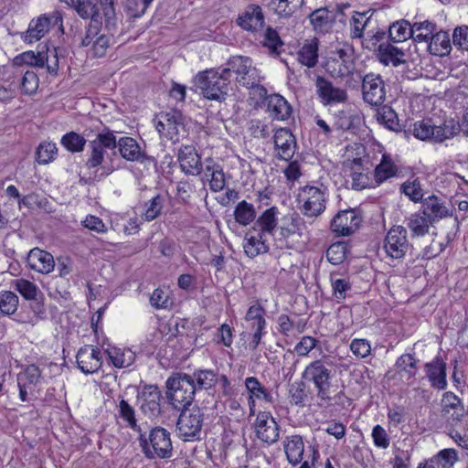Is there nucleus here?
Listing matches in <instances>:
<instances>
[{
	"label": "nucleus",
	"mask_w": 468,
	"mask_h": 468,
	"mask_svg": "<svg viewBox=\"0 0 468 468\" xmlns=\"http://www.w3.org/2000/svg\"><path fill=\"white\" fill-rule=\"evenodd\" d=\"M279 210L276 207L266 209L255 221L254 229H259L261 233L273 234L278 225Z\"/></svg>",
	"instance_id": "nucleus-35"
},
{
	"label": "nucleus",
	"mask_w": 468,
	"mask_h": 468,
	"mask_svg": "<svg viewBox=\"0 0 468 468\" xmlns=\"http://www.w3.org/2000/svg\"><path fill=\"white\" fill-rule=\"evenodd\" d=\"M410 246L408 232L403 226H393L388 231L383 242L384 251L393 260L404 258Z\"/></svg>",
	"instance_id": "nucleus-9"
},
{
	"label": "nucleus",
	"mask_w": 468,
	"mask_h": 468,
	"mask_svg": "<svg viewBox=\"0 0 468 468\" xmlns=\"http://www.w3.org/2000/svg\"><path fill=\"white\" fill-rule=\"evenodd\" d=\"M155 128L161 136L173 142L179 140V133L184 130V122L182 113L178 111L172 110L167 112H162L157 116Z\"/></svg>",
	"instance_id": "nucleus-11"
},
{
	"label": "nucleus",
	"mask_w": 468,
	"mask_h": 468,
	"mask_svg": "<svg viewBox=\"0 0 468 468\" xmlns=\"http://www.w3.org/2000/svg\"><path fill=\"white\" fill-rule=\"evenodd\" d=\"M421 211L433 223L450 217L451 213L444 202L438 197L431 195L422 200Z\"/></svg>",
	"instance_id": "nucleus-25"
},
{
	"label": "nucleus",
	"mask_w": 468,
	"mask_h": 468,
	"mask_svg": "<svg viewBox=\"0 0 468 468\" xmlns=\"http://www.w3.org/2000/svg\"><path fill=\"white\" fill-rule=\"evenodd\" d=\"M441 408V417L452 426L461 423L467 415L461 399L451 391L443 394Z\"/></svg>",
	"instance_id": "nucleus-12"
},
{
	"label": "nucleus",
	"mask_w": 468,
	"mask_h": 468,
	"mask_svg": "<svg viewBox=\"0 0 468 468\" xmlns=\"http://www.w3.org/2000/svg\"><path fill=\"white\" fill-rule=\"evenodd\" d=\"M106 353L113 366L119 368L128 367L135 360V355L131 350H122L112 347L107 349Z\"/></svg>",
	"instance_id": "nucleus-42"
},
{
	"label": "nucleus",
	"mask_w": 468,
	"mask_h": 468,
	"mask_svg": "<svg viewBox=\"0 0 468 468\" xmlns=\"http://www.w3.org/2000/svg\"><path fill=\"white\" fill-rule=\"evenodd\" d=\"M80 46L87 48V52L95 58L103 57L111 44V36L101 28V22H90L84 33L80 36Z\"/></svg>",
	"instance_id": "nucleus-5"
},
{
	"label": "nucleus",
	"mask_w": 468,
	"mask_h": 468,
	"mask_svg": "<svg viewBox=\"0 0 468 468\" xmlns=\"http://www.w3.org/2000/svg\"><path fill=\"white\" fill-rule=\"evenodd\" d=\"M48 60V52L45 51H25L13 59L15 66L27 65L36 68H44L45 62Z\"/></svg>",
	"instance_id": "nucleus-37"
},
{
	"label": "nucleus",
	"mask_w": 468,
	"mask_h": 468,
	"mask_svg": "<svg viewBox=\"0 0 468 468\" xmlns=\"http://www.w3.org/2000/svg\"><path fill=\"white\" fill-rule=\"evenodd\" d=\"M302 219L297 215H287L282 218L280 226V234L283 238H288L300 230Z\"/></svg>",
	"instance_id": "nucleus-57"
},
{
	"label": "nucleus",
	"mask_w": 468,
	"mask_h": 468,
	"mask_svg": "<svg viewBox=\"0 0 468 468\" xmlns=\"http://www.w3.org/2000/svg\"><path fill=\"white\" fill-rule=\"evenodd\" d=\"M435 142L441 143L446 139L452 138L461 132L458 122L453 120L446 121L442 125L435 126Z\"/></svg>",
	"instance_id": "nucleus-53"
},
{
	"label": "nucleus",
	"mask_w": 468,
	"mask_h": 468,
	"mask_svg": "<svg viewBox=\"0 0 468 468\" xmlns=\"http://www.w3.org/2000/svg\"><path fill=\"white\" fill-rule=\"evenodd\" d=\"M267 110L273 119L280 121L288 119L292 113L290 104L279 94H272L268 97Z\"/></svg>",
	"instance_id": "nucleus-32"
},
{
	"label": "nucleus",
	"mask_w": 468,
	"mask_h": 468,
	"mask_svg": "<svg viewBox=\"0 0 468 468\" xmlns=\"http://www.w3.org/2000/svg\"><path fill=\"white\" fill-rule=\"evenodd\" d=\"M428 50L431 55L444 57L452 50L451 38L448 32L440 30L430 37Z\"/></svg>",
	"instance_id": "nucleus-30"
},
{
	"label": "nucleus",
	"mask_w": 468,
	"mask_h": 468,
	"mask_svg": "<svg viewBox=\"0 0 468 468\" xmlns=\"http://www.w3.org/2000/svg\"><path fill=\"white\" fill-rule=\"evenodd\" d=\"M378 55L380 62L385 65L391 63L393 66L397 67L405 62L403 59L405 56L404 51L390 43H381L378 46Z\"/></svg>",
	"instance_id": "nucleus-34"
},
{
	"label": "nucleus",
	"mask_w": 468,
	"mask_h": 468,
	"mask_svg": "<svg viewBox=\"0 0 468 468\" xmlns=\"http://www.w3.org/2000/svg\"><path fill=\"white\" fill-rule=\"evenodd\" d=\"M360 222L355 210H341L332 218L330 229L337 236H349L358 229Z\"/></svg>",
	"instance_id": "nucleus-13"
},
{
	"label": "nucleus",
	"mask_w": 468,
	"mask_h": 468,
	"mask_svg": "<svg viewBox=\"0 0 468 468\" xmlns=\"http://www.w3.org/2000/svg\"><path fill=\"white\" fill-rule=\"evenodd\" d=\"M417 362L414 355L403 354L396 361L395 367L397 368L396 375L407 386H411L414 383L417 375Z\"/></svg>",
	"instance_id": "nucleus-23"
},
{
	"label": "nucleus",
	"mask_w": 468,
	"mask_h": 468,
	"mask_svg": "<svg viewBox=\"0 0 468 468\" xmlns=\"http://www.w3.org/2000/svg\"><path fill=\"white\" fill-rule=\"evenodd\" d=\"M27 262L30 269L43 274L50 273L55 268L53 256L38 248H34L29 251Z\"/></svg>",
	"instance_id": "nucleus-22"
},
{
	"label": "nucleus",
	"mask_w": 468,
	"mask_h": 468,
	"mask_svg": "<svg viewBox=\"0 0 468 468\" xmlns=\"http://www.w3.org/2000/svg\"><path fill=\"white\" fill-rule=\"evenodd\" d=\"M243 249L246 255L250 258H255L260 254H264L269 250V245L263 233L248 232L244 238Z\"/></svg>",
	"instance_id": "nucleus-27"
},
{
	"label": "nucleus",
	"mask_w": 468,
	"mask_h": 468,
	"mask_svg": "<svg viewBox=\"0 0 468 468\" xmlns=\"http://www.w3.org/2000/svg\"><path fill=\"white\" fill-rule=\"evenodd\" d=\"M60 142L68 151L72 153L81 152L86 144V139L75 132L63 135Z\"/></svg>",
	"instance_id": "nucleus-54"
},
{
	"label": "nucleus",
	"mask_w": 468,
	"mask_h": 468,
	"mask_svg": "<svg viewBox=\"0 0 468 468\" xmlns=\"http://www.w3.org/2000/svg\"><path fill=\"white\" fill-rule=\"evenodd\" d=\"M377 112V120L379 123L385 125L392 131H397L399 127V119L396 112L388 105L378 106Z\"/></svg>",
	"instance_id": "nucleus-47"
},
{
	"label": "nucleus",
	"mask_w": 468,
	"mask_h": 468,
	"mask_svg": "<svg viewBox=\"0 0 468 468\" xmlns=\"http://www.w3.org/2000/svg\"><path fill=\"white\" fill-rule=\"evenodd\" d=\"M386 85L379 74H366L362 80V96L366 103L381 106L386 100Z\"/></svg>",
	"instance_id": "nucleus-10"
},
{
	"label": "nucleus",
	"mask_w": 468,
	"mask_h": 468,
	"mask_svg": "<svg viewBox=\"0 0 468 468\" xmlns=\"http://www.w3.org/2000/svg\"><path fill=\"white\" fill-rule=\"evenodd\" d=\"M73 9L83 19H90V22L100 21L98 8L90 0L75 1Z\"/></svg>",
	"instance_id": "nucleus-49"
},
{
	"label": "nucleus",
	"mask_w": 468,
	"mask_h": 468,
	"mask_svg": "<svg viewBox=\"0 0 468 468\" xmlns=\"http://www.w3.org/2000/svg\"><path fill=\"white\" fill-rule=\"evenodd\" d=\"M197 390H209L218 383V374L212 369H197L190 375Z\"/></svg>",
	"instance_id": "nucleus-33"
},
{
	"label": "nucleus",
	"mask_w": 468,
	"mask_h": 468,
	"mask_svg": "<svg viewBox=\"0 0 468 468\" xmlns=\"http://www.w3.org/2000/svg\"><path fill=\"white\" fill-rule=\"evenodd\" d=\"M237 24L247 31H258L264 26L262 9L258 5H250L237 18Z\"/></svg>",
	"instance_id": "nucleus-21"
},
{
	"label": "nucleus",
	"mask_w": 468,
	"mask_h": 468,
	"mask_svg": "<svg viewBox=\"0 0 468 468\" xmlns=\"http://www.w3.org/2000/svg\"><path fill=\"white\" fill-rule=\"evenodd\" d=\"M297 200L301 212L307 218L319 217L326 207L324 191L314 186L299 188Z\"/></svg>",
	"instance_id": "nucleus-6"
},
{
	"label": "nucleus",
	"mask_w": 468,
	"mask_h": 468,
	"mask_svg": "<svg viewBox=\"0 0 468 468\" xmlns=\"http://www.w3.org/2000/svg\"><path fill=\"white\" fill-rule=\"evenodd\" d=\"M370 11L366 12H354L350 19V28L352 38H361L364 36V31L371 22Z\"/></svg>",
	"instance_id": "nucleus-41"
},
{
	"label": "nucleus",
	"mask_w": 468,
	"mask_h": 468,
	"mask_svg": "<svg viewBox=\"0 0 468 468\" xmlns=\"http://www.w3.org/2000/svg\"><path fill=\"white\" fill-rule=\"evenodd\" d=\"M161 398L162 393L156 385H144L138 394L140 410L149 417H157L161 413Z\"/></svg>",
	"instance_id": "nucleus-15"
},
{
	"label": "nucleus",
	"mask_w": 468,
	"mask_h": 468,
	"mask_svg": "<svg viewBox=\"0 0 468 468\" xmlns=\"http://www.w3.org/2000/svg\"><path fill=\"white\" fill-rule=\"evenodd\" d=\"M255 431L258 439L268 444L276 442L280 436V427L269 412H259L255 420Z\"/></svg>",
	"instance_id": "nucleus-14"
},
{
	"label": "nucleus",
	"mask_w": 468,
	"mask_h": 468,
	"mask_svg": "<svg viewBox=\"0 0 468 468\" xmlns=\"http://www.w3.org/2000/svg\"><path fill=\"white\" fill-rule=\"evenodd\" d=\"M52 17L41 15L33 18L28 25L27 30L21 34V39L27 44H33L40 40L51 28Z\"/></svg>",
	"instance_id": "nucleus-20"
},
{
	"label": "nucleus",
	"mask_w": 468,
	"mask_h": 468,
	"mask_svg": "<svg viewBox=\"0 0 468 468\" xmlns=\"http://www.w3.org/2000/svg\"><path fill=\"white\" fill-rule=\"evenodd\" d=\"M164 207V198L160 195L154 197L149 202L145 203L144 219L152 221L160 214Z\"/></svg>",
	"instance_id": "nucleus-61"
},
{
	"label": "nucleus",
	"mask_w": 468,
	"mask_h": 468,
	"mask_svg": "<svg viewBox=\"0 0 468 468\" xmlns=\"http://www.w3.org/2000/svg\"><path fill=\"white\" fill-rule=\"evenodd\" d=\"M291 401L299 407H303L307 399V392L304 382L296 381L293 382L289 389Z\"/></svg>",
	"instance_id": "nucleus-60"
},
{
	"label": "nucleus",
	"mask_w": 468,
	"mask_h": 468,
	"mask_svg": "<svg viewBox=\"0 0 468 468\" xmlns=\"http://www.w3.org/2000/svg\"><path fill=\"white\" fill-rule=\"evenodd\" d=\"M119 414L127 426L133 431L141 433L142 428L137 424L134 409L123 399L119 402Z\"/></svg>",
	"instance_id": "nucleus-52"
},
{
	"label": "nucleus",
	"mask_w": 468,
	"mask_h": 468,
	"mask_svg": "<svg viewBox=\"0 0 468 468\" xmlns=\"http://www.w3.org/2000/svg\"><path fill=\"white\" fill-rule=\"evenodd\" d=\"M310 22L316 31H326L333 21V16L327 8H319L309 16Z\"/></svg>",
	"instance_id": "nucleus-48"
},
{
	"label": "nucleus",
	"mask_w": 468,
	"mask_h": 468,
	"mask_svg": "<svg viewBox=\"0 0 468 468\" xmlns=\"http://www.w3.org/2000/svg\"><path fill=\"white\" fill-rule=\"evenodd\" d=\"M407 227L411 231L412 236L423 237L429 233L430 227L433 222L423 214V212H416L411 214L406 219Z\"/></svg>",
	"instance_id": "nucleus-36"
},
{
	"label": "nucleus",
	"mask_w": 468,
	"mask_h": 468,
	"mask_svg": "<svg viewBox=\"0 0 468 468\" xmlns=\"http://www.w3.org/2000/svg\"><path fill=\"white\" fill-rule=\"evenodd\" d=\"M276 156L284 161H289L294 155L296 140L294 135L287 128L278 129L273 136Z\"/></svg>",
	"instance_id": "nucleus-18"
},
{
	"label": "nucleus",
	"mask_w": 468,
	"mask_h": 468,
	"mask_svg": "<svg viewBox=\"0 0 468 468\" xmlns=\"http://www.w3.org/2000/svg\"><path fill=\"white\" fill-rule=\"evenodd\" d=\"M435 125H431L429 121H419L413 124L410 130L412 134L420 140H432L435 142Z\"/></svg>",
	"instance_id": "nucleus-56"
},
{
	"label": "nucleus",
	"mask_w": 468,
	"mask_h": 468,
	"mask_svg": "<svg viewBox=\"0 0 468 468\" xmlns=\"http://www.w3.org/2000/svg\"><path fill=\"white\" fill-rule=\"evenodd\" d=\"M206 176H210L209 187L213 192L221 191L225 186V176L219 165L212 160H207Z\"/></svg>",
	"instance_id": "nucleus-38"
},
{
	"label": "nucleus",
	"mask_w": 468,
	"mask_h": 468,
	"mask_svg": "<svg viewBox=\"0 0 468 468\" xmlns=\"http://www.w3.org/2000/svg\"><path fill=\"white\" fill-rule=\"evenodd\" d=\"M346 246L342 242L330 245L326 251V258L334 265L340 264L346 259Z\"/></svg>",
	"instance_id": "nucleus-64"
},
{
	"label": "nucleus",
	"mask_w": 468,
	"mask_h": 468,
	"mask_svg": "<svg viewBox=\"0 0 468 468\" xmlns=\"http://www.w3.org/2000/svg\"><path fill=\"white\" fill-rule=\"evenodd\" d=\"M245 387L250 394L249 405L250 414L254 413L255 400L263 399L267 402L272 401L270 392L261 384L259 379L254 377H249L245 379Z\"/></svg>",
	"instance_id": "nucleus-29"
},
{
	"label": "nucleus",
	"mask_w": 468,
	"mask_h": 468,
	"mask_svg": "<svg viewBox=\"0 0 468 468\" xmlns=\"http://www.w3.org/2000/svg\"><path fill=\"white\" fill-rule=\"evenodd\" d=\"M432 461H436V465H441L442 468H452L458 460L457 452L454 449H444L440 451Z\"/></svg>",
	"instance_id": "nucleus-62"
},
{
	"label": "nucleus",
	"mask_w": 468,
	"mask_h": 468,
	"mask_svg": "<svg viewBox=\"0 0 468 468\" xmlns=\"http://www.w3.org/2000/svg\"><path fill=\"white\" fill-rule=\"evenodd\" d=\"M256 217L254 206L245 200L239 202L234 210V218L236 221L243 226L251 223Z\"/></svg>",
	"instance_id": "nucleus-46"
},
{
	"label": "nucleus",
	"mask_w": 468,
	"mask_h": 468,
	"mask_svg": "<svg viewBox=\"0 0 468 468\" xmlns=\"http://www.w3.org/2000/svg\"><path fill=\"white\" fill-rule=\"evenodd\" d=\"M14 288L27 300H36L39 292L35 283L25 279L15 281Z\"/></svg>",
	"instance_id": "nucleus-59"
},
{
	"label": "nucleus",
	"mask_w": 468,
	"mask_h": 468,
	"mask_svg": "<svg viewBox=\"0 0 468 468\" xmlns=\"http://www.w3.org/2000/svg\"><path fill=\"white\" fill-rule=\"evenodd\" d=\"M177 157L180 167L185 174L197 176L202 172L201 158L194 146H182Z\"/></svg>",
	"instance_id": "nucleus-19"
},
{
	"label": "nucleus",
	"mask_w": 468,
	"mask_h": 468,
	"mask_svg": "<svg viewBox=\"0 0 468 468\" xmlns=\"http://www.w3.org/2000/svg\"><path fill=\"white\" fill-rule=\"evenodd\" d=\"M138 435L140 447L147 459H169L172 457L171 433L166 429L156 426L152 428L148 434L142 430Z\"/></svg>",
	"instance_id": "nucleus-2"
},
{
	"label": "nucleus",
	"mask_w": 468,
	"mask_h": 468,
	"mask_svg": "<svg viewBox=\"0 0 468 468\" xmlns=\"http://www.w3.org/2000/svg\"><path fill=\"white\" fill-rule=\"evenodd\" d=\"M264 314L265 310L259 303L253 304L248 309L245 319L250 323V327L252 330L264 329L266 325Z\"/></svg>",
	"instance_id": "nucleus-51"
},
{
	"label": "nucleus",
	"mask_w": 468,
	"mask_h": 468,
	"mask_svg": "<svg viewBox=\"0 0 468 468\" xmlns=\"http://www.w3.org/2000/svg\"><path fill=\"white\" fill-rule=\"evenodd\" d=\"M196 85L205 98L212 101H224L229 91L230 80L222 69H208L197 75Z\"/></svg>",
	"instance_id": "nucleus-4"
},
{
	"label": "nucleus",
	"mask_w": 468,
	"mask_h": 468,
	"mask_svg": "<svg viewBox=\"0 0 468 468\" xmlns=\"http://www.w3.org/2000/svg\"><path fill=\"white\" fill-rule=\"evenodd\" d=\"M436 29V24L429 20L415 22L411 25L412 39L416 42H428Z\"/></svg>",
	"instance_id": "nucleus-44"
},
{
	"label": "nucleus",
	"mask_w": 468,
	"mask_h": 468,
	"mask_svg": "<svg viewBox=\"0 0 468 468\" xmlns=\"http://www.w3.org/2000/svg\"><path fill=\"white\" fill-rule=\"evenodd\" d=\"M318 39L314 37L304 41L297 52V60L307 68H314L318 62Z\"/></svg>",
	"instance_id": "nucleus-31"
},
{
	"label": "nucleus",
	"mask_w": 468,
	"mask_h": 468,
	"mask_svg": "<svg viewBox=\"0 0 468 468\" xmlns=\"http://www.w3.org/2000/svg\"><path fill=\"white\" fill-rule=\"evenodd\" d=\"M249 131L250 135L255 138H267L273 132V127L271 122L252 120L250 123Z\"/></svg>",
	"instance_id": "nucleus-63"
},
{
	"label": "nucleus",
	"mask_w": 468,
	"mask_h": 468,
	"mask_svg": "<svg viewBox=\"0 0 468 468\" xmlns=\"http://www.w3.org/2000/svg\"><path fill=\"white\" fill-rule=\"evenodd\" d=\"M166 398L175 410L190 407L196 394V385L192 384L190 375L175 373L165 383Z\"/></svg>",
	"instance_id": "nucleus-3"
},
{
	"label": "nucleus",
	"mask_w": 468,
	"mask_h": 468,
	"mask_svg": "<svg viewBox=\"0 0 468 468\" xmlns=\"http://www.w3.org/2000/svg\"><path fill=\"white\" fill-rule=\"evenodd\" d=\"M315 88L324 105L343 103L347 101L348 95L346 90L334 86L331 81L322 76L316 78Z\"/></svg>",
	"instance_id": "nucleus-16"
},
{
	"label": "nucleus",
	"mask_w": 468,
	"mask_h": 468,
	"mask_svg": "<svg viewBox=\"0 0 468 468\" xmlns=\"http://www.w3.org/2000/svg\"><path fill=\"white\" fill-rule=\"evenodd\" d=\"M76 361L78 367L84 374H92L97 372L102 365L101 351L94 346H84L77 355Z\"/></svg>",
	"instance_id": "nucleus-17"
},
{
	"label": "nucleus",
	"mask_w": 468,
	"mask_h": 468,
	"mask_svg": "<svg viewBox=\"0 0 468 468\" xmlns=\"http://www.w3.org/2000/svg\"><path fill=\"white\" fill-rule=\"evenodd\" d=\"M425 371L431 387L444 389L447 386L446 363L441 356H436L431 362L425 364Z\"/></svg>",
	"instance_id": "nucleus-24"
},
{
	"label": "nucleus",
	"mask_w": 468,
	"mask_h": 468,
	"mask_svg": "<svg viewBox=\"0 0 468 468\" xmlns=\"http://www.w3.org/2000/svg\"><path fill=\"white\" fill-rule=\"evenodd\" d=\"M303 4V0H271L269 6L281 16L292 15Z\"/></svg>",
	"instance_id": "nucleus-45"
},
{
	"label": "nucleus",
	"mask_w": 468,
	"mask_h": 468,
	"mask_svg": "<svg viewBox=\"0 0 468 468\" xmlns=\"http://www.w3.org/2000/svg\"><path fill=\"white\" fill-rule=\"evenodd\" d=\"M400 191L412 202L418 203L423 200V191L419 179L407 180L400 186Z\"/></svg>",
	"instance_id": "nucleus-55"
},
{
	"label": "nucleus",
	"mask_w": 468,
	"mask_h": 468,
	"mask_svg": "<svg viewBox=\"0 0 468 468\" xmlns=\"http://www.w3.org/2000/svg\"><path fill=\"white\" fill-rule=\"evenodd\" d=\"M18 296L11 291L0 292V311L4 314H13L18 306Z\"/></svg>",
	"instance_id": "nucleus-58"
},
{
	"label": "nucleus",
	"mask_w": 468,
	"mask_h": 468,
	"mask_svg": "<svg viewBox=\"0 0 468 468\" xmlns=\"http://www.w3.org/2000/svg\"><path fill=\"white\" fill-rule=\"evenodd\" d=\"M252 67V61L249 57L233 56L228 60L226 67L222 68V69L230 79L231 73H235L239 77Z\"/></svg>",
	"instance_id": "nucleus-40"
},
{
	"label": "nucleus",
	"mask_w": 468,
	"mask_h": 468,
	"mask_svg": "<svg viewBox=\"0 0 468 468\" xmlns=\"http://www.w3.org/2000/svg\"><path fill=\"white\" fill-rule=\"evenodd\" d=\"M119 152L122 158L144 163L150 158L141 150L137 142L132 137H122L118 141Z\"/></svg>",
	"instance_id": "nucleus-26"
},
{
	"label": "nucleus",
	"mask_w": 468,
	"mask_h": 468,
	"mask_svg": "<svg viewBox=\"0 0 468 468\" xmlns=\"http://www.w3.org/2000/svg\"><path fill=\"white\" fill-rule=\"evenodd\" d=\"M397 172L398 169L394 163L388 156L383 155L380 164L375 168V179L380 184L395 176Z\"/></svg>",
	"instance_id": "nucleus-50"
},
{
	"label": "nucleus",
	"mask_w": 468,
	"mask_h": 468,
	"mask_svg": "<svg viewBox=\"0 0 468 468\" xmlns=\"http://www.w3.org/2000/svg\"><path fill=\"white\" fill-rule=\"evenodd\" d=\"M283 449L286 458L292 465H296L302 462L304 452V443L302 436L292 435L285 437Z\"/></svg>",
	"instance_id": "nucleus-28"
},
{
	"label": "nucleus",
	"mask_w": 468,
	"mask_h": 468,
	"mask_svg": "<svg viewBox=\"0 0 468 468\" xmlns=\"http://www.w3.org/2000/svg\"><path fill=\"white\" fill-rule=\"evenodd\" d=\"M388 36L390 40L395 43L404 42L408 38H412L410 23L404 19L394 22L389 27Z\"/></svg>",
	"instance_id": "nucleus-43"
},
{
	"label": "nucleus",
	"mask_w": 468,
	"mask_h": 468,
	"mask_svg": "<svg viewBox=\"0 0 468 468\" xmlns=\"http://www.w3.org/2000/svg\"><path fill=\"white\" fill-rule=\"evenodd\" d=\"M324 69L333 78H344L355 69L354 49L351 47L336 48L324 63Z\"/></svg>",
	"instance_id": "nucleus-8"
},
{
	"label": "nucleus",
	"mask_w": 468,
	"mask_h": 468,
	"mask_svg": "<svg viewBox=\"0 0 468 468\" xmlns=\"http://www.w3.org/2000/svg\"><path fill=\"white\" fill-rule=\"evenodd\" d=\"M335 376L334 364L327 356L311 362L303 373V378L314 384L317 399L325 405L337 403L345 396L344 388L336 391L337 386L333 382Z\"/></svg>",
	"instance_id": "nucleus-1"
},
{
	"label": "nucleus",
	"mask_w": 468,
	"mask_h": 468,
	"mask_svg": "<svg viewBox=\"0 0 468 468\" xmlns=\"http://www.w3.org/2000/svg\"><path fill=\"white\" fill-rule=\"evenodd\" d=\"M177 419L176 429L184 441L198 439L201 433L204 414L197 406L182 408Z\"/></svg>",
	"instance_id": "nucleus-7"
},
{
	"label": "nucleus",
	"mask_w": 468,
	"mask_h": 468,
	"mask_svg": "<svg viewBox=\"0 0 468 468\" xmlns=\"http://www.w3.org/2000/svg\"><path fill=\"white\" fill-rule=\"evenodd\" d=\"M236 81L239 85L247 89H257L261 97H265L267 94L266 89L260 84L261 76L255 67L246 70L244 74L236 77Z\"/></svg>",
	"instance_id": "nucleus-39"
}]
</instances>
